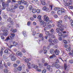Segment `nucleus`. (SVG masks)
Here are the masks:
<instances>
[{
	"label": "nucleus",
	"mask_w": 73,
	"mask_h": 73,
	"mask_svg": "<svg viewBox=\"0 0 73 73\" xmlns=\"http://www.w3.org/2000/svg\"><path fill=\"white\" fill-rule=\"evenodd\" d=\"M54 9L55 10V11H56V9H58V11H57V14L58 15H61L62 13H65L66 12V10L64 9V8H54Z\"/></svg>",
	"instance_id": "nucleus-1"
},
{
	"label": "nucleus",
	"mask_w": 73,
	"mask_h": 73,
	"mask_svg": "<svg viewBox=\"0 0 73 73\" xmlns=\"http://www.w3.org/2000/svg\"><path fill=\"white\" fill-rule=\"evenodd\" d=\"M1 31L4 33H3V35H4V36H7L8 35V31L7 30H6V29L5 26H3L1 27Z\"/></svg>",
	"instance_id": "nucleus-2"
},
{
	"label": "nucleus",
	"mask_w": 73,
	"mask_h": 73,
	"mask_svg": "<svg viewBox=\"0 0 73 73\" xmlns=\"http://www.w3.org/2000/svg\"><path fill=\"white\" fill-rule=\"evenodd\" d=\"M44 21H46V24H49V23H52V20H50L49 19V17H47L46 15H45L44 16Z\"/></svg>",
	"instance_id": "nucleus-3"
},
{
	"label": "nucleus",
	"mask_w": 73,
	"mask_h": 73,
	"mask_svg": "<svg viewBox=\"0 0 73 73\" xmlns=\"http://www.w3.org/2000/svg\"><path fill=\"white\" fill-rule=\"evenodd\" d=\"M9 57H10L11 58V60L12 61H15L16 60H17V58L14 55V54H12L9 55Z\"/></svg>",
	"instance_id": "nucleus-4"
},
{
	"label": "nucleus",
	"mask_w": 73,
	"mask_h": 73,
	"mask_svg": "<svg viewBox=\"0 0 73 73\" xmlns=\"http://www.w3.org/2000/svg\"><path fill=\"white\" fill-rule=\"evenodd\" d=\"M58 28H60L61 27H63L64 28H66L67 26L65 25H62L61 24H58L57 25Z\"/></svg>",
	"instance_id": "nucleus-5"
},
{
	"label": "nucleus",
	"mask_w": 73,
	"mask_h": 73,
	"mask_svg": "<svg viewBox=\"0 0 73 73\" xmlns=\"http://www.w3.org/2000/svg\"><path fill=\"white\" fill-rule=\"evenodd\" d=\"M27 64L28 65V66L29 69H31V68L30 67L31 66V68H33L35 65L34 64H33L31 65V64L30 63H27Z\"/></svg>",
	"instance_id": "nucleus-6"
},
{
	"label": "nucleus",
	"mask_w": 73,
	"mask_h": 73,
	"mask_svg": "<svg viewBox=\"0 0 73 73\" xmlns=\"http://www.w3.org/2000/svg\"><path fill=\"white\" fill-rule=\"evenodd\" d=\"M64 67L65 71L66 70V71H69V67H68V66H67V64H66L65 63L64 64Z\"/></svg>",
	"instance_id": "nucleus-7"
},
{
	"label": "nucleus",
	"mask_w": 73,
	"mask_h": 73,
	"mask_svg": "<svg viewBox=\"0 0 73 73\" xmlns=\"http://www.w3.org/2000/svg\"><path fill=\"white\" fill-rule=\"evenodd\" d=\"M40 24H41L42 26V27H43V28H44V27H45L46 25V23H44L43 21L40 22Z\"/></svg>",
	"instance_id": "nucleus-8"
},
{
	"label": "nucleus",
	"mask_w": 73,
	"mask_h": 73,
	"mask_svg": "<svg viewBox=\"0 0 73 73\" xmlns=\"http://www.w3.org/2000/svg\"><path fill=\"white\" fill-rule=\"evenodd\" d=\"M16 54L18 56H19V57H21L23 56V54L19 51L17 52Z\"/></svg>",
	"instance_id": "nucleus-9"
},
{
	"label": "nucleus",
	"mask_w": 73,
	"mask_h": 73,
	"mask_svg": "<svg viewBox=\"0 0 73 73\" xmlns=\"http://www.w3.org/2000/svg\"><path fill=\"white\" fill-rule=\"evenodd\" d=\"M54 53L56 54V55H58L60 53V51L58 50H56L54 51Z\"/></svg>",
	"instance_id": "nucleus-10"
},
{
	"label": "nucleus",
	"mask_w": 73,
	"mask_h": 73,
	"mask_svg": "<svg viewBox=\"0 0 73 73\" xmlns=\"http://www.w3.org/2000/svg\"><path fill=\"white\" fill-rule=\"evenodd\" d=\"M37 18L38 19H39V21L40 22L43 21L42 20V19H41V15H38L37 17Z\"/></svg>",
	"instance_id": "nucleus-11"
},
{
	"label": "nucleus",
	"mask_w": 73,
	"mask_h": 73,
	"mask_svg": "<svg viewBox=\"0 0 73 73\" xmlns=\"http://www.w3.org/2000/svg\"><path fill=\"white\" fill-rule=\"evenodd\" d=\"M10 12H11V13H15V12L16 11V10H15L13 9V8L9 10Z\"/></svg>",
	"instance_id": "nucleus-12"
},
{
	"label": "nucleus",
	"mask_w": 73,
	"mask_h": 73,
	"mask_svg": "<svg viewBox=\"0 0 73 73\" xmlns=\"http://www.w3.org/2000/svg\"><path fill=\"white\" fill-rule=\"evenodd\" d=\"M53 42L54 44H57L58 42V40L57 39H55L53 40Z\"/></svg>",
	"instance_id": "nucleus-13"
},
{
	"label": "nucleus",
	"mask_w": 73,
	"mask_h": 73,
	"mask_svg": "<svg viewBox=\"0 0 73 73\" xmlns=\"http://www.w3.org/2000/svg\"><path fill=\"white\" fill-rule=\"evenodd\" d=\"M11 36H10V37L11 39V40H12V39H14V37L15 36V34L14 33H12L11 34Z\"/></svg>",
	"instance_id": "nucleus-14"
},
{
	"label": "nucleus",
	"mask_w": 73,
	"mask_h": 73,
	"mask_svg": "<svg viewBox=\"0 0 73 73\" xmlns=\"http://www.w3.org/2000/svg\"><path fill=\"white\" fill-rule=\"evenodd\" d=\"M43 9L44 11H49V9L46 7H44L43 8Z\"/></svg>",
	"instance_id": "nucleus-15"
},
{
	"label": "nucleus",
	"mask_w": 73,
	"mask_h": 73,
	"mask_svg": "<svg viewBox=\"0 0 73 73\" xmlns=\"http://www.w3.org/2000/svg\"><path fill=\"white\" fill-rule=\"evenodd\" d=\"M11 28V25L9 24H8L7 27H6L7 29H10Z\"/></svg>",
	"instance_id": "nucleus-16"
},
{
	"label": "nucleus",
	"mask_w": 73,
	"mask_h": 73,
	"mask_svg": "<svg viewBox=\"0 0 73 73\" xmlns=\"http://www.w3.org/2000/svg\"><path fill=\"white\" fill-rule=\"evenodd\" d=\"M11 31L13 32V33H15V32H17V30L16 29H11Z\"/></svg>",
	"instance_id": "nucleus-17"
},
{
	"label": "nucleus",
	"mask_w": 73,
	"mask_h": 73,
	"mask_svg": "<svg viewBox=\"0 0 73 73\" xmlns=\"http://www.w3.org/2000/svg\"><path fill=\"white\" fill-rule=\"evenodd\" d=\"M38 66H39V68H42V67H43V64H42V63H38Z\"/></svg>",
	"instance_id": "nucleus-18"
},
{
	"label": "nucleus",
	"mask_w": 73,
	"mask_h": 73,
	"mask_svg": "<svg viewBox=\"0 0 73 73\" xmlns=\"http://www.w3.org/2000/svg\"><path fill=\"white\" fill-rule=\"evenodd\" d=\"M56 55L55 54H53L52 55H51L50 57V59H52L53 58V57H56Z\"/></svg>",
	"instance_id": "nucleus-19"
},
{
	"label": "nucleus",
	"mask_w": 73,
	"mask_h": 73,
	"mask_svg": "<svg viewBox=\"0 0 73 73\" xmlns=\"http://www.w3.org/2000/svg\"><path fill=\"white\" fill-rule=\"evenodd\" d=\"M56 31L57 33H60V29L59 28H57L56 29Z\"/></svg>",
	"instance_id": "nucleus-20"
},
{
	"label": "nucleus",
	"mask_w": 73,
	"mask_h": 73,
	"mask_svg": "<svg viewBox=\"0 0 73 73\" xmlns=\"http://www.w3.org/2000/svg\"><path fill=\"white\" fill-rule=\"evenodd\" d=\"M40 1L42 5H45V0H40Z\"/></svg>",
	"instance_id": "nucleus-21"
},
{
	"label": "nucleus",
	"mask_w": 73,
	"mask_h": 73,
	"mask_svg": "<svg viewBox=\"0 0 73 73\" xmlns=\"http://www.w3.org/2000/svg\"><path fill=\"white\" fill-rule=\"evenodd\" d=\"M54 50L53 49H50V52L51 54H53L54 52Z\"/></svg>",
	"instance_id": "nucleus-22"
},
{
	"label": "nucleus",
	"mask_w": 73,
	"mask_h": 73,
	"mask_svg": "<svg viewBox=\"0 0 73 73\" xmlns=\"http://www.w3.org/2000/svg\"><path fill=\"white\" fill-rule=\"evenodd\" d=\"M23 3L25 5H27V2L26 1H24V0H22V3Z\"/></svg>",
	"instance_id": "nucleus-23"
},
{
	"label": "nucleus",
	"mask_w": 73,
	"mask_h": 73,
	"mask_svg": "<svg viewBox=\"0 0 73 73\" xmlns=\"http://www.w3.org/2000/svg\"><path fill=\"white\" fill-rule=\"evenodd\" d=\"M45 34L47 35H48L50 36H51V35H52V34H50V33L49 31H46L45 33Z\"/></svg>",
	"instance_id": "nucleus-24"
},
{
	"label": "nucleus",
	"mask_w": 73,
	"mask_h": 73,
	"mask_svg": "<svg viewBox=\"0 0 73 73\" xmlns=\"http://www.w3.org/2000/svg\"><path fill=\"white\" fill-rule=\"evenodd\" d=\"M55 67L57 68H61V66L58 64H56Z\"/></svg>",
	"instance_id": "nucleus-25"
},
{
	"label": "nucleus",
	"mask_w": 73,
	"mask_h": 73,
	"mask_svg": "<svg viewBox=\"0 0 73 73\" xmlns=\"http://www.w3.org/2000/svg\"><path fill=\"white\" fill-rule=\"evenodd\" d=\"M17 68L18 69V70L19 71H21V70H22V67L21 66H19Z\"/></svg>",
	"instance_id": "nucleus-26"
},
{
	"label": "nucleus",
	"mask_w": 73,
	"mask_h": 73,
	"mask_svg": "<svg viewBox=\"0 0 73 73\" xmlns=\"http://www.w3.org/2000/svg\"><path fill=\"white\" fill-rule=\"evenodd\" d=\"M60 59V58H59V59H57L55 61V62L56 63V64H58V63H59L60 61H59V59Z\"/></svg>",
	"instance_id": "nucleus-27"
},
{
	"label": "nucleus",
	"mask_w": 73,
	"mask_h": 73,
	"mask_svg": "<svg viewBox=\"0 0 73 73\" xmlns=\"http://www.w3.org/2000/svg\"><path fill=\"white\" fill-rule=\"evenodd\" d=\"M23 34L24 36L25 37H27V35L26 33V32L25 31H23Z\"/></svg>",
	"instance_id": "nucleus-28"
},
{
	"label": "nucleus",
	"mask_w": 73,
	"mask_h": 73,
	"mask_svg": "<svg viewBox=\"0 0 73 73\" xmlns=\"http://www.w3.org/2000/svg\"><path fill=\"white\" fill-rule=\"evenodd\" d=\"M19 8L20 9H23L24 8V6H23L22 5H21L19 7Z\"/></svg>",
	"instance_id": "nucleus-29"
},
{
	"label": "nucleus",
	"mask_w": 73,
	"mask_h": 73,
	"mask_svg": "<svg viewBox=\"0 0 73 73\" xmlns=\"http://www.w3.org/2000/svg\"><path fill=\"white\" fill-rule=\"evenodd\" d=\"M50 32L51 33H52V34H54V31L53 29H52L50 30Z\"/></svg>",
	"instance_id": "nucleus-30"
},
{
	"label": "nucleus",
	"mask_w": 73,
	"mask_h": 73,
	"mask_svg": "<svg viewBox=\"0 0 73 73\" xmlns=\"http://www.w3.org/2000/svg\"><path fill=\"white\" fill-rule=\"evenodd\" d=\"M48 71L50 73H52L53 72V69H52V68H51L48 69Z\"/></svg>",
	"instance_id": "nucleus-31"
},
{
	"label": "nucleus",
	"mask_w": 73,
	"mask_h": 73,
	"mask_svg": "<svg viewBox=\"0 0 73 73\" xmlns=\"http://www.w3.org/2000/svg\"><path fill=\"white\" fill-rule=\"evenodd\" d=\"M71 50V48H70V47H68V48L66 49V50H67V51H68V52H70Z\"/></svg>",
	"instance_id": "nucleus-32"
},
{
	"label": "nucleus",
	"mask_w": 73,
	"mask_h": 73,
	"mask_svg": "<svg viewBox=\"0 0 73 73\" xmlns=\"http://www.w3.org/2000/svg\"><path fill=\"white\" fill-rule=\"evenodd\" d=\"M13 44L14 46H17V45H18V44L17 43H16L15 42H13Z\"/></svg>",
	"instance_id": "nucleus-33"
},
{
	"label": "nucleus",
	"mask_w": 73,
	"mask_h": 73,
	"mask_svg": "<svg viewBox=\"0 0 73 73\" xmlns=\"http://www.w3.org/2000/svg\"><path fill=\"white\" fill-rule=\"evenodd\" d=\"M5 7H9V3L8 2H6L5 3Z\"/></svg>",
	"instance_id": "nucleus-34"
},
{
	"label": "nucleus",
	"mask_w": 73,
	"mask_h": 73,
	"mask_svg": "<svg viewBox=\"0 0 73 73\" xmlns=\"http://www.w3.org/2000/svg\"><path fill=\"white\" fill-rule=\"evenodd\" d=\"M12 20V19L10 17H9L7 20V22H10L11 21V20Z\"/></svg>",
	"instance_id": "nucleus-35"
},
{
	"label": "nucleus",
	"mask_w": 73,
	"mask_h": 73,
	"mask_svg": "<svg viewBox=\"0 0 73 73\" xmlns=\"http://www.w3.org/2000/svg\"><path fill=\"white\" fill-rule=\"evenodd\" d=\"M70 4L69 2L68 3H66L65 4V5L67 7V6H69L70 5Z\"/></svg>",
	"instance_id": "nucleus-36"
},
{
	"label": "nucleus",
	"mask_w": 73,
	"mask_h": 73,
	"mask_svg": "<svg viewBox=\"0 0 73 73\" xmlns=\"http://www.w3.org/2000/svg\"><path fill=\"white\" fill-rule=\"evenodd\" d=\"M4 73H7L8 72V69L7 68H5L4 70Z\"/></svg>",
	"instance_id": "nucleus-37"
},
{
	"label": "nucleus",
	"mask_w": 73,
	"mask_h": 73,
	"mask_svg": "<svg viewBox=\"0 0 73 73\" xmlns=\"http://www.w3.org/2000/svg\"><path fill=\"white\" fill-rule=\"evenodd\" d=\"M32 12L34 13H35L36 12V9H34L32 10Z\"/></svg>",
	"instance_id": "nucleus-38"
},
{
	"label": "nucleus",
	"mask_w": 73,
	"mask_h": 73,
	"mask_svg": "<svg viewBox=\"0 0 73 73\" xmlns=\"http://www.w3.org/2000/svg\"><path fill=\"white\" fill-rule=\"evenodd\" d=\"M62 23V21L61 20L59 21L58 22H57L58 24H61Z\"/></svg>",
	"instance_id": "nucleus-39"
},
{
	"label": "nucleus",
	"mask_w": 73,
	"mask_h": 73,
	"mask_svg": "<svg viewBox=\"0 0 73 73\" xmlns=\"http://www.w3.org/2000/svg\"><path fill=\"white\" fill-rule=\"evenodd\" d=\"M56 63L55 62H54L51 65L52 67H54V66H56Z\"/></svg>",
	"instance_id": "nucleus-40"
},
{
	"label": "nucleus",
	"mask_w": 73,
	"mask_h": 73,
	"mask_svg": "<svg viewBox=\"0 0 73 73\" xmlns=\"http://www.w3.org/2000/svg\"><path fill=\"white\" fill-rule=\"evenodd\" d=\"M29 8L30 11H31V10H32V9L33 8V7L31 5H30L29 6Z\"/></svg>",
	"instance_id": "nucleus-41"
},
{
	"label": "nucleus",
	"mask_w": 73,
	"mask_h": 73,
	"mask_svg": "<svg viewBox=\"0 0 73 73\" xmlns=\"http://www.w3.org/2000/svg\"><path fill=\"white\" fill-rule=\"evenodd\" d=\"M29 60L28 58H26L25 60V62H28Z\"/></svg>",
	"instance_id": "nucleus-42"
},
{
	"label": "nucleus",
	"mask_w": 73,
	"mask_h": 73,
	"mask_svg": "<svg viewBox=\"0 0 73 73\" xmlns=\"http://www.w3.org/2000/svg\"><path fill=\"white\" fill-rule=\"evenodd\" d=\"M36 12H37L38 13H40V9H37V10H36Z\"/></svg>",
	"instance_id": "nucleus-43"
},
{
	"label": "nucleus",
	"mask_w": 73,
	"mask_h": 73,
	"mask_svg": "<svg viewBox=\"0 0 73 73\" xmlns=\"http://www.w3.org/2000/svg\"><path fill=\"white\" fill-rule=\"evenodd\" d=\"M49 8L51 10H52V8H53V5H50L49 6Z\"/></svg>",
	"instance_id": "nucleus-44"
},
{
	"label": "nucleus",
	"mask_w": 73,
	"mask_h": 73,
	"mask_svg": "<svg viewBox=\"0 0 73 73\" xmlns=\"http://www.w3.org/2000/svg\"><path fill=\"white\" fill-rule=\"evenodd\" d=\"M5 4H4L3 5V4L2 5V6L3 7L2 9L3 10L5 9Z\"/></svg>",
	"instance_id": "nucleus-45"
},
{
	"label": "nucleus",
	"mask_w": 73,
	"mask_h": 73,
	"mask_svg": "<svg viewBox=\"0 0 73 73\" xmlns=\"http://www.w3.org/2000/svg\"><path fill=\"white\" fill-rule=\"evenodd\" d=\"M1 2H2V4L3 5L5 4V2H4V0H0Z\"/></svg>",
	"instance_id": "nucleus-46"
},
{
	"label": "nucleus",
	"mask_w": 73,
	"mask_h": 73,
	"mask_svg": "<svg viewBox=\"0 0 73 73\" xmlns=\"http://www.w3.org/2000/svg\"><path fill=\"white\" fill-rule=\"evenodd\" d=\"M14 70L15 71V72H17V70H18V69H17V68H15L14 69Z\"/></svg>",
	"instance_id": "nucleus-47"
},
{
	"label": "nucleus",
	"mask_w": 73,
	"mask_h": 73,
	"mask_svg": "<svg viewBox=\"0 0 73 73\" xmlns=\"http://www.w3.org/2000/svg\"><path fill=\"white\" fill-rule=\"evenodd\" d=\"M58 35L60 37H62V34L61 33H59Z\"/></svg>",
	"instance_id": "nucleus-48"
},
{
	"label": "nucleus",
	"mask_w": 73,
	"mask_h": 73,
	"mask_svg": "<svg viewBox=\"0 0 73 73\" xmlns=\"http://www.w3.org/2000/svg\"><path fill=\"white\" fill-rule=\"evenodd\" d=\"M59 29L60 30V31H64V29L62 27H59Z\"/></svg>",
	"instance_id": "nucleus-49"
},
{
	"label": "nucleus",
	"mask_w": 73,
	"mask_h": 73,
	"mask_svg": "<svg viewBox=\"0 0 73 73\" xmlns=\"http://www.w3.org/2000/svg\"><path fill=\"white\" fill-rule=\"evenodd\" d=\"M48 65H49V64L48 63L46 62L44 63V66H47Z\"/></svg>",
	"instance_id": "nucleus-50"
},
{
	"label": "nucleus",
	"mask_w": 73,
	"mask_h": 73,
	"mask_svg": "<svg viewBox=\"0 0 73 73\" xmlns=\"http://www.w3.org/2000/svg\"><path fill=\"white\" fill-rule=\"evenodd\" d=\"M48 42H53V40H52V39L51 38H50L48 39Z\"/></svg>",
	"instance_id": "nucleus-51"
},
{
	"label": "nucleus",
	"mask_w": 73,
	"mask_h": 73,
	"mask_svg": "<svg viewBox=\"0 0 73 73\" xmlns=\"http://www.w3.org/2000/svg\"><path fill=\"white\" fill-rule=\"evenodd\" d=\"M21 3H22V0L21 1H19L18 2V4H21Z\"/></svg>",
	"instance_id": "nucleus-52"
},
{
	"label": "nucleus",
	"mask_w": 73,
	"mask_h": 73,
	"mask_svg": "<svg viewBox=\"0 0 73 73\" xmlns=\"http://www.w3.org/2000/svg\"><path fill=\"white\" fill-rule=\"evenodd\" d=\"M3 35V34L2 36H1V39H2V40H3L4 39V38H5L4 37V36H4V35Z\"/></svg>",
	"instance_id": "nucleus-53"
},
{
	"label": "nucleus",
	"mask_w": 73,
	"mask_h": 73,
	"mask_svg": "<svg viewBox=\"0 0 73 73\" xmlns=\"http://www.w3.org/2000/svg\"><path fill=\"white\" fill-rule=\"evenodd\" d=\"M22 51L23 52V53H26V52H27L26 51V50H25L23 48L22 50Z\"/></svg>",
	"instance_id": "nucleus-54"
},
{
	"label": "nucleus",
	"mask_w": 73,
	"mask_h": 73,
	"mask_svg": "<svg viewBox=\"0 0 73 73\" xmlns=\"http://www.w3.org/2000/svg\"><path fill=\"white\" fill-rule=\"evenodd\" d=\"M63 46L64 48H67L68 46V45L67 44H64L63 45Z\"/></svg>",
	"instance_id": "nucleus-55"
},
{
	"label": "nucleus",
	"mask_w": 73,
	"mask_h": 73,
	"mask_svg": "<svg viewBox=\"0 0 73 73\" xmlns=\"http://www.w3.org/2000/svg\"><path fill=\"white\" fill-rule=\"evenodd\" d=\"M42 33H40L39 34V35L38 36V37H42Z\"/></svg>",
	"instance_id": "nucleus-56"
},
{
	"label": "nucleus",
	"mask_w": 73,
	"mask_h": 73,
	"mask_svg": "<svg viewBox=\"0 0 73 73\" xmlns=\"http://www.w3.org/2000/svg\"><path fill=\"white\" fill-rule=\"evenodd\" d=\"M10 40V38L9 37H8L6 38V39L4 41H7V40Z\"/></svg>",
	"instance_id": "nucleus-57"
},
{
	"label": "nucleus",
	"mask_w": 73,
	"mask_h": 73,
	"mask_svg": "<svg viewBox=\"0 0 73 73\" xmlns=\"http://www.w3.org/2000/svg\"><path fill=\"white\" fill-rule=\"evenodd\" d=\"M62 38H65L66 37V35L65 34H62Z\"/></svg>",
	"instance_id": "nucleus-58"
},
{
	"label": "nucleus",
	"mask_w": 73,
	"mask_h": 73,
	"mask_svg": "<svg viewBox=\"0 0 73 73\" xmlns=\"http://www.w3.org/2000/svg\"><path fill=\"white\" fill-rule=\"evenodd\" d=\"M70 55L73 56V50L70 52Z\"/></svg>",
	"instance_id": "nucleus-59"
},
{
	"label": "nucleus",
	"mask_w": 73,
	"mask_h": 73,
	"mask_svg": "<svg viewBox=\"0 0 73 73\" xmlns=\"http://www.w3.org/2000/svg\"><path fill=\"white\" fill-rule=\"evenodd\" d=\"M4 53H8V50L7 49H6L4 51Z\"/></svg>",
	"instance_id": "nucleus-60"
},
{
	"label": "nucleus",
	"mask_w": 73,
	"mask_h": 73,
	"mask_svg": "<svg viewBox=\"0 0 73 73\" xmlns=\"http://www.w3.org/2000/svg\"><path fill=\"white\" fill-rule=\"evenodd\" d=\"M50 68H51L50 66H48L47 67V69H50Z\"/></svg>",
	"instance_id": "nucleus-61"
},
{
	"label": "nucleus",
	"mask_w": 73,
	"mask_h": 73,
	"mask_svg": "<svg viewBox=\"0 0 73 73\" xmlns=\"http://www.w3.org/2000/svg\"><path fill=\"white\" fill-rule=\"evenodd\" d=\"M68 8H69V9H73V7L70 6H69L68 7Z\"/></svg>",
	"instance_id": "nucleus-62"
},
{
	"label": "nucleus",
	"mask_w": 73,
	"mask_h": 73,
	"mask_svg": "<svg viewBox=\"0 0 73 73\" xmlns=\"http://www.w3.org/2000/svg\"><path fill=\"white\" fill-rule=\"evenodd\" d=\"M46 70H44L42 71V73H46Z\"/></svg>",
	"instance_id": "nucleus-63"
},
{
	"label": "nucleus",
	"mask_w": 73,
	"mask_h": 73,
	"mask_svg": "<svg viewBox=\"0 0 73 73\" xmlns=\"http://www.w3.org/2000/svg\"><path fill=\"white\" fill-rule=\"evenodd\" d=\"M56 73H61V72L60 70H58L56 71Z\"/></svg>",
	"instance_id": "nucleus-64"
}]
</instances>
